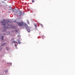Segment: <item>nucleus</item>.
<instances>
[{"instance_id":"8","label":"nucleus","mask_w":75,"mask_h":75,"mask_svg":"<svg viewBox=\"0 0 75 75\" xmlns=\"http://www.w3.org/2000/svg\"><path fill=\"white\" fill-rule=\"evenodd\" d=\"M3 37H4V36H3L2 37L1 40H3Z\"/></svg>"},{"instance_id":"11","label":"nucleus","mask_w":75,"mask_h":75,"mask_svg":"<svg viewBox=\"0 0 75 75\" xmlns=\"http://www.w3.org/2000/svg\"><path fill=\"white\" fill-rule=\"evenodd\" d=\"M40 24L41 25V26H42V27H43V25H42V24Z\"/></svg>"},{"instance_id":"7","label":"nucleus","mask_w":75,"mask_h":75,"mask_svg":"<svg viewBox=\"0 0 75 75\" xmlns=\"http://www.w3.org/2000/svg\"><path fill=\"white\" fill-rule=\"evenodd\" d=\"M27 22H28V24L29 25L30 24V22H29V21H27Z\"/></svg>"},{"instance_id":"12","label":"nucleus","mask_w":75,"mask_h":75,"mask_svg":"<svg viewBox=\"0 0 75 75\" xmlns=\"http://www.w3.org/2000/svg\"><path fill=\"white\" fill-rule=\"evenodd\" d=\"M17 37H20V35H18Z\"/></svg>"},{"instance_id":"10","label":"nucleus","mask_w":75,"mask_h":75,"mask_svg":"<svg viewBox=\"0 0 75 75\" xmlns=\"http://www.w3.org/2000/svg\"><path fill=\"white\" fill-rule=\"evenodd\" d=\"M32 3H34V0H32Z\"/></svg>"},{"instance_id":"13","label":"nucleus","mask_w":75,"mask_h":75,"mask_svg":"<svg viewBox=\"0 0 75 75\" xmlns=\"http://www.w3.org/2000/svg\"><path fill=\"white\" fill-rule=\"evenodd\" d=\"M21 42H18V44H21Z\"/></svg>"},{"instance_id":"16","label":"nucleus","mask_w":75,"mask_h":75,"mask_svg":"<svg viewBox=\"0 0 75 75\" xmlns=\"http://www.w3.org/2000/svg\"><path fill=\"white\" fill-rule=\"evenodd\" d=\"M15 46L16 47H17V46Z\"/></svg>"},{"instance_id":"2","label":"nucleus","mask_w":75,"mask_h":75,"mask_svg":"<svg viewBox=\"0 0 75 75\" xmlns=\"http://www.w3.org/2000/svg\"><path fill=\"white\" fill-rule=\"evenodd\" d=\"M5 21V19H3V21H2L1 23H2V25H3L4 26V28H6L5 25L7 24V23H6V21Z\"/></svg>"},{"instance_id":"15","label":"nucleus","mask_w":75,"mask_h":75,"mask_svg":"<svg viewBox=\"0 0 75 75\" xmlns=\"http://www.w3.org/2000/svg\"><path fill=\"white\" fill-rule=\"evenodd\" d=\"M5 0V1H6V0Z\"/></svg>"},{"instance_id":"1","label":"nucleus","mask_w":75,"mask_h":75,"mask_svg":"<svg viewBox=\"0 0 75 75\" xmlns=\"http://www.w3.org/2000/svg\"><path fill=\"white\" fill-rule=\"evenodd\" d=\"M14 22L15 23H16L19 25L20 26H21V27H24L25 26L26 27V29H27V31L28 33H29V32H30V29H29L28 28V25L27 24L23 22H16V21H14Z\"/></svg>"},{"instance_id":"5","label":"nucleus","mask_w":75,"mask_h":75,"mask_svg":"<svg viewBox=\"0 0 75 75\" xmlns=\"http://www.w3.org/2000/svg\"><path fill=\"white\" fill-rule=\"evenodd\" d=\"M6 48L7 51H8V49H9V48H8V47H6Z\"/></svg>"},{"instance_id":"14","label":"nucleus","mask_w":75,"mask_h":75,"mask_svg":"<svg viewBox=\"0 0 75 75\" xmlns=\"http://www.w3.org/2000/svg\"><path fill=\"white\" fill-rule=\"evenodd\" d=\"M16 42V43H17V42Z\"/></svg>"},{"instance_id":"9","label":"nucleus","mask_w":75,"mask_h":75,"mask_svg":"<svg viewBox=\"0 0 75 75\" xmlns=\"http://www.w3.org/2000/svg\"><path fill=\"white\" fill-rule=\"evenodd\" d=\"M13 43H16V42L15 41H13L12 42Z\"/></svg>"},{"instance_id":"6","label":"nucleus","mask_w":75,"mask_h":75,"mask_svg":"<svg viewBox=\"0 0 75 75\" xmlns=\"http://www.w3.org/2000/svg\"><path fill=\"white\" fill-rule=\"evenodd\" d=\"M35 26V27H37V25L36 24H35L34 25Z\"/></svg>"},{"instance_id":"4","label":"nucleus","mask_w":75,"mask_h":75,"mask_svg":"<svg viewBox=\"0 0 75 75\" xmlns=\"http://www.w3.org/2000/svg\"><path fill=\"white\" fill-rule=\"evenodd\" d=\"M6 44V43H4V44H2V45H1V46H4V45H5V44Z\"/></svg>"},{"instance_id":"3","label":"nucleus","mask_w":75,"mask_h":75,"mask_svg":"<svg viewBox=\"0 0 75 75\" xmlns=\"http://www.w3.org/2000/svg\"><path fill=\"white\" fill-rule=\"evenodd\" d=\"M19 14H20V16H21V15H23V13H22V12L21 11H19Z\"/></svg>"}]
</instances>
